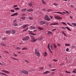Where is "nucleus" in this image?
Instances as JSON below:
<instances>
[{
  "label": "nucleus",
  "instance_id": "obj_47",
  "mask_svg": "<svg viewBox=\"0 0 76 76\" xmlns=\"http://www.w3.org/2000/svg\"><path fill=\"white\" fill-rule=\"evenodd\" d=\"M69 48H67L66 49V51H67V52L69 51Z\"/></svg>",
  "mask_w": 76,
  "mask_h": 76
},
{
  "label": "nucleus",
  "instance_id": "obj_49",
  "mask_svg": "<svg viewBox=\"0 0 76 76\" xmlns=\"http://www.w3.org/2000/svg\"><path fill=\"white\" fill-rule=\"evenodd\" d=\"M18 7V6L17 5H15L14 6V7L15 8V7Z\"/></svg>",
  "mask_w": 76,
  "mask_h": 76
},
{
  "label": "nucleus",
  "instance_id": "obj_22",
  "mask_svg": "<svg viewBox=\"0 0 76 76\" xmlns=\"http://www.w3.org/2000/svg\"><path fill=\"white\" fill-rule=\"evenodd\" d=\"M11 58H12V59H13V60H17V61H18V59L15 58H12V57H11Z\"/></svg>",
  "mask_w": 76,
  "mask_h": 76
},
{
  "label": "nucleus",
  "instance_id": "obj_63",
  "mask_svg": "<svg viewBox=\"0 0 76 76\" xmlns=\"http://www.w3.org/2000/svg\"><path fill=\"white\" fill-rule=\"evenodd\" d=\"M72 72H73L74 73H76V72L75 71H73Z\"/></svg>",
  "mask_w": 76,
  "mask_h": 76
},
{
  "label": "nucleus",
  "instance_id": "obj_30",
  "mask_svg": "<svg viewBox=\"0 0 76 76\" xmlns=\"http://www.w3.org/2000/svg\"><path fill=\"white\" fill-rule=\"evenodd\" d=\"M61 28L62 29H66V27H62Z\"/></svg>",
  "mask_w": 76,
  "mask_h": 76
},
{
  "label": "nucleus",
  "instance_id": "obj_40",
  "mask_svg": "<svg viewBox=\"0 0 76 76\" xmlns=\"http://www.w3.org/2000/svg\"><path fill=\"white\" fill-rule=\"evenodd\" d=\"M58 24V23H54V25H57Z\"/></svg>",
  "mask_w": 76,
  "mask_h": 76
},
{
  "label": "nucleus",
  "instance_id": "obj_41",
  "mask_svg": "<svg viewBox=\"0 0 76 76\" xmlns=\"http://www.w3.org/2000/svg\"><path fill=\"white\" fill-rule=\"evenodd\" d=\"M62 34H63L64 35L65 37H67V36L66 35V34H65V33L64 32H62Z\"/></svg>",
  "mask_w": 76,
  "mask_h": 76
},
{
  "label": "nucleus",
  "instance_id": "obj_4",
  "mask_svg": "<svg viewBox=\"0 0 76 76\" xmlns=\"http://www.w3.org/2000/svg\"><path fill=\"white\" fill-rule=\"evenodd\" d=\"M29 39H30V38H29V37L27 36L23 38V39H22V40L23 41H28V40Z\"/></svg>",
  "mask_w": 76,
  "mask_h": 76
},
{
  "label": "nucleus",
  "instance_id": "obj_51",
  "mask_svg": "<svg viewBox=\"0 0 76 76\" xmlns=\"http://www.w3.org/2000/svg\"><path fill=\"white\" fill-rule=\"evenodd\" d=\"M29 4V6H30L31 7L32 6V4H31V3H30Z\"/></svg>",
  "mask_w": 76,
  "mask_h": 76
},
{
  "label": "nucleus",
  "instance_id": "obj_55",
  "mask_svg": "<svg viewBox=\"0 0 76 76\" xmlns=\"http://www.w3.org/2000/svg\"><path fill=\"white\" fill-rule=\"evenodd\" d=\"M20 49V48L19 47H17V50H19Z\"/></svg>",
  "mask_w": 76,
  "mask_h": 76
},
{
  "label": "nucleus",
  "instance_id": "obj_8",
  "mask_svg": "<svg viewBox=\"0 0 76 76\" xmlns=\"http://www.w3.org/2000/svg\"><path fill=\"white\" fill-rule=\"evenodd\" d=\"M28 26V24L24 25L23 26V29H25V28H26Z\"/></svg>",
  "mask_w": 76,
  "mask_h": 76
},
{
  "label": "nucleus",
  "instance_id": "obj_18",
  "mask_svg": "<svg viewBox=\"0 0 76 76\" xmlns=\"http://www.w3.org/2000/svg\"><path fill=\"white\" fill-rule=\"evenodd\" d=\"M26 10V8L23 9L21 10V12H25Z\"/></svg>",
  "mask_w": 76,
  "mask_h": 76
},
{
  "label": "nucleus",
  "instance_id": "obj_20",
  "mask_svg": "<svg viewBox=\"0 0 76 76\" xmlns=\"http://www.w3.org/2000/svg\"><path fill=\"white\" fill-rule=\"evenodd\" d=\"M27 12H32V11H33V10L31 9H29L27 10Z\"/></svg>",
  "mask_w": 76,
  "mask_h": 76
},
{
  "label": "nucleus",
  "instance_id": "obj_46",
  "mask_svg": "<svg viewBox=\"0 0 76 76\" xmlns=\"http://www.w3.org/2000/svg\"><path fill=\"white\" fill-rule=\"evenodd\" d=\"M61 23H63V24H64V25H67V24H66V23L64 22H61Z\"/></svg>",
  "mask_w": 76,
  "mask_h": 76
},
{
  "label": "nucleus",
  "instance_id": "obj_24",
  "mask_svg": "<svg viewBox=\"0 0 76 76\" xmlns=\"http://www.w3.org/2000/svg\"><path fill=\"white\" fill-rule=\"evenodd\" d=\"M12 34H15V33H16V32L14 30H12Z\"/></svg>",
  "mask_w": 76,
  "mask_h": 76
},
{
  "label": "nucleus",
  "instance_id": "obj_43",
  "mask_svg": "<svg viewBox=\"0 0 76 76\" xmlns=\"http://www.w3.org/2000/svg\"><path fill=\"white\" fill-rule=\"evenodd\" d=\"M51 11H53V10L52 9H50V10H49L48 11L47 10V12H50V11H51Z\"/></svg>",
  "mask_w": 76,
  "mask_h": 76
},
{
  "label": "nucleus",
  "instance_id": "obj_31",
  "mask_svg": "<svg viewBox=\"0 0 76 76\" xmlns=\"http://www.w3.org/2000/svg\"><path fill=\"white\" fill-rule=\"evenodd\" d=\"M72 24L73 25H74V26H76V23H72Z\"/></svg>",
  "mask_w": 76,
  "mask_h": 76
},
{
  "label": "nucleus",
  "instance_id": "obj_52",
  "mask_svg": "<svg viewBox=\"0 0 76 76\" xmlns=\"http://www.w3.org/2000/svg\"><path fill=\"white\" fill-rule=\"evenodd\" d=\"M49 67H51V64H49Z\"/></svg>",
  "mask_w": 76,
  "mask_h": 76
},
{
  "label": "nucleus",
  "instance_id": "obj_60",
  "mask_svg": "<svg viewBox=\"0 0 76 76\" xmlns=\"http://www.w3.org/2000/svg\"><path fill=\"white\" fill-rule=\"evenodd\" d=\"M55 70H56V69H53L51 70V71H55Z\"/></svg>",
  "mask_w": 76,
  "mask_h": 76
},
{
  "label": "nucleus",
  "instance_id": "obj_19",
  "mask_svg": "<svg viewBox=\"0 0 76 76\" xmlns=\"http://www.w3.org/2000/svg\"><path fill=\"white\" fill-rule=\"evenodd\" d=\"M1 46H6V45L5 44L3 43H1Z\"/></svg>",
  "mask_w": 76,
  "mask_h": 76
},
{
  "label": "nucleus",
  "instance_id": "obj_23",
  "mask_svg": "<svg viewBox=\"0 0 76 76\" xmlns=\"http://www.w3.org/2000/svg\"><path fill=\"white\" fill-rule=\"evenodd\" d=\"M44 54L45 57H46V56H47V53L46 52H45V53H44Z\"/></svg>",
  "mask_w": 76,
  "mask_h": 76
},
{
  "label": "nucleus",
  "instance_id": "obj_56",
  "mask_svg": "<svg viewBox=\"0 0 76 76\" xmlns=\"http://www.w3.org/2000/svg\"><path fill=\"white\" fill-rule=\"evenodd\" d=\"M31 34L32 35H36V34H34V33H31Z\"/></svg>",
  "mask_w": 76,
  "mask_h": 76
},
{
  "label": "nucleus",
  "instance_id": "obj_13",
  "mask_svg": "<svg viewBox=\"0 0 76 76\" xmlns=\"http://www.w3.org/2000/svg\"><path fill=\"white\" fill-rule=\"evenodd\" d=\"M50 71H47L44 72H43V74H48V73H50Z\"/></svg>",
  "mask_w": 76,
  "mask_h": 76
},
{
  "label": "nucleus",
  "instance_id": "obj_11",
  "mask_svg": "<svg viewBox=\"0 0 76 76\" xmlns=\"http://www.w3.org/2000/svg\"><path fill=\"white\" fill-rule=\"evenodd\" d=\"M54 13H58L59 14H60L61 15H64V14L61 13V12H54Z\"/></svg>",
  "mask_w": 76,
  "mask_h": 76
},
{
  "label": "nucleus",
  "instance_id": "obj_7",
  "mask_svg": "<svg viewBox=\"0 0 76 76\" xmlns=\"http://www.w3.org/2000/svg\"><path fill=\"white\" fill-rule=\"evenodd\" d=\"M50 43H49L48 45V49L50 50V53H53V52L51 51V49H50Z\"/></svg>",
  "mask_w": 76,
  "mask_h": 76
},
{
  "label": "nucleus",
  "instance_id": "obj_61",
  "mask_svg": "<svg viewBox=\"0 0 76 76\" xmlns=\"http://www.w3.org/2000/svg\"><path fill=\"white\" fill-rule=\"evenodd\" d=\"M72 47L73 48H75V46L72 45Z\"/></svg>",
  "mask_w": 76,
  "mask_h": 76
},
{
  "label": "nucleus",
  "instance_id": "obj_2",
  "mask_svg": "<svg viewBox=\"0 0 76 76\" xmlns=\"http://www.w3.org/2000/svg\"><path fill=\"white\" fill-rule=\"evenodd\" d=\"M54 18H55L56 19H58V20H61L62 19V18L58 16L55 15L54 16Z\"/></svg>",
  "mask_w": 76,
  "mask_h": 76
},
{
  "label": "nucleus",
  "instance_id": "obj_3",
  "mask_svg": "<svg viewBox=\"0 0 76 76\" xmlns=\"http://www.w3.org/2000/svg\"><path fill=\"white\" fill-rule=\"evenodd\" d=\"M38 41V40L36 39H35V37H32L31 38V42H35V41Z\"/></svg>",
  "mask_w": 76,
  "mask_h": 76
},
{
  "label": "nucleus",
  "instance_id": "obj_62",
  "mask_svg": "<svg viewBox=\"0 0 76 76\" xmlns=\"http://www.w3.org/2000/svg\"><path fill=\"white\" fill-rule=\"evenodd\" d=\"M56 29H53L52 30V31L53 32V31H56Z\"/></svg>",
  "mask_w": 76,
  "mask_h": 76
},
{
  "label": "nucleus",
  "instance_id": "obj_9",
  "mask_svg": "<svg viewBox=\"0 0 76 76\" xmlns=\"http://www.w3.org/2000/svg\"><path fill=\"white\" fill-rule=\"evenodd\" d=\"M31 29H35L36 28L34 26H31L30 27Z\"/></svg>",
  "mask_w": 76,
  "mask_h": 76
},
{
  "label": "nucleus",
  "instance_id": "obj_32",
  "mask_svg": "<svg viewBox=\"0 0 76 76\" xmlns=\"http://www.w3.org/2000/svg\"><path fill=\"white\" fill-rule=\"evenodd\" d=\"M28 18L29 19H30V20H33V18L31 17H29Z\"/></svg>",
  "mask_w": 76,
  "mask_h": 76
},
{
  "label": "nucleus",
  "instance_id": "obj_38",
  "mask_svg": "<svg viewBox=\"0 0 76 76\" xmlns=\"http://www.w3.org/2000/svg\"><path fill=\"white\" fill-rule=\"evenodd\" d=\"M17 22V20L15 19L13 20V23H15Z\"/></svg>",
  "mask_w": 76,
  "mask_h": 76
},
{
  "label": "nucleus",
  "instance_id": "obj_64",
  "mask_svg": "<svg viewBox=\"0 0 76 76\" xmlns=\"http://www.w3.org/2000/svg\"><path fill=\"white\" fill-rule=\"evenodd\" d=\"M54 5L55 6H57V4H56V3H54Z\"/></svg>",
  "mask_w": 76,
  "mask_h": 76
},
{
  "label": "nucleus",
  "instance_id": "obj_14",
  "mask_svg": "<svg viewBox=\"0 0 76 76\" xmlns=\"http://www.w3.org/2000/svg\"><path fill=\"white\" fill-rule=\"evenodd\" d=\"M38 29H39V30H43L44 29V28L42 27H38Z\"/></svg>",
  "mask_w": 76,
  "mask_h": 76
},
{
  "label": "nucleus",
  "instance_id": "obj_57",
  "mask_svg": "<svg viewBox=\"0 0 76 76\" xmlns=\"http://www.w3.org/2000/svg\"><path fill=\"white\" fill-rule=\"evenodd\" d=\"M42 10H43V11H45L46 10V9H42Z\"/></svg>",
  "mask_w": 76,
  "mask_h": 76
},
{
  "label": "nucleus",
  "instance_id": "obj_58",
  "mask_svg": "<svg viewBox=\"0 0 76 76\" xmlns=\"http://www.w3.org/2000/svg\"><path fill=\"white\" fill-rule=\"evenodd\" d=\"M66 73H70V72L67 71H66Z\"/></svg>",
  "mask_w": 76,
  "mask_h": 76
},
{
  "label": "nucleus",
  "instance_id": "obj_28",
  "mask_svg": "<svg viewBox=\"0 0 76 76\" xmlns=\"http://www.w3.org/2000/svg\"><path fill=\"white\" fill-rule=\"evenodd\" d=\"M14 9L16 10H19V7L15 8H14Z\"/></svg>",
  "mask_w": 76,
  "mask_h": 76
},
{
  "label": "nucleus",
  "instance_id": "obj_42",
  "mask_svg": "<svg viewBox=\"0 0 76 76\" xmlns=\"http://www.w3.org/2000/svg\"><path fill=\"white\" fill-rule=\"evenodd\" d=\"M39 68L41 70H43L44 69V68H43V67H40Z\"/></svg>",
  "mask_w": 76,
  "mask_h": 76
},
{
  "label": "nucleus",
  "instance_id": "obj_25",
  "mask_svg": "<svg viewBox=\"0 0 76 76\" xmlns=\"http://www.w3.org/2000/svg\"><path fill=\"white\" fill-rule=\"evenodd\" d=\"M18 24L17 23H14L13 24V26H18Z\"/></svg>",
  "mask_w": 76,
  "mask_h": 76
},
{
  "label": "nucleus",
  "instance_id": "obj_17",
  "mask_svg": "<svg viewBox=\"0 0 76 76\" xmlns=\"http://www.w3.org/2000/svg\"><path fill=\"white\" fill-rule=\"evenodd\" d=\"M5 75V76H7V75H6L4 73L0 72V75Z\"/></svg>",
  "mask_w": 76,
  "mask_h": 76
},
{
  "label": "nucleus",
  "instance_id": "obj_39",
  "mask_svg": "<svg viewBox=\"0 0 76 76\" xmlns=\"http://www.w3.org/2000/svg\"><path fill=\"white\" fill-rule=\"evenodd\" d=\"M22 19L23 20H25V17L24 16H22Z\"/></svg>",
  "mask_w": 76,
  "mask_h": 76
},
{
  "label": "nucleus",
  "instance_id": "obj_26",
  "mask_svg": "<svg viewBox=\"0 0 76 76\" xmlns=\"http://www.w3.org/2000/svg\"><path fill=\"white\" fill-rule=\"evenodd\" d=\"M28 29V28H27L25 29H24V30L23 31V32H26V31H27Z\"/></svg>",
  "mask_w": 76,
  "mask_h": 76
},
{
  "label": "nucleus",
  "instance_id": "obj_59",
  "mask_svg": "<svg viewBox=\"0 0 76 76\" xmlns=\"http://www.w3.org/2000/svg\"><path fill=\"white\" fill-rule=\"evenodd\" d=\"M65 12H66V13H69V12L66 10H65L64 11Z\"/></svg>",
  "mask_w": 76,
  "mask_h": 76
},
{
  "label": "nucleus",
  "instance_id": "obj_10",
  "mask_svg": "<svg viewBox=\"0 0 76 76\" xmlns=\"http://www.w3.org/2000/svg\"><path fill=\"white\" fill-rule=\"evenodd\" d=\"M45 23V22L44 21H41L40 22V24L41 25H44Z\"/></svg>",
  "mask_w": 76,
  "mask_h": 76
},
{
  "label": "nucleus",
  "instance_id": "obj_53",
  "mask_svg": "<svg viewBox=\"0 0 76 76\" xmlns=\"http://www.w3.org/2000/svg\"><path fill=\"white\" fill-rule=\"evenodd\" d=\"M71 7H74L75 6H73V5H71Z\"/></svg>",
  "mask_w": 76,
  "mask_h": 76
},
{
  "label": "nucleus",
  "instance_id": "obj_12",
  "mask_svg": "<svg viewBox=\"0 0 76 76\" xmlns=\"http://www.w3.org/2000/svg\"><path fill=\"white\" fill-rule=\"evenodd\" d=\"M18 13H15L11 15V16H16V15H18Z\"/></svg>",
  "mask_w": 76,
  "mask_h": 76
},
{
  "label": "nucleus",
  "instance_id": "obj_6",
  "mask_svg": "<svg viewBox=\"0 0 76 76\" xmlns=\"http://www.w3.org/2000/svg\"><path fill=\"white\" fill-rule=\"evenodd\" d=\"M22 72L25 75H28V73H29V72H28V71L26 70H23L22 71Z\"/></svg>",
  "mask_w": 76,
  "mask_h": 76
},
{
  "label": "nucleus",
  "instance_id": "obj_48",
  "mask_svg": "<svg viewBox=\"0 0 76 76\" xmlns=\"http://www.w3.org/2000/svg\"><path fill=\"white\" fill-rule=\"evenodd\" d=\"M50 25H54V23H52L50 24Z\"/></svg>",
  "mask_w": 76,
  "mask_h": 76
},
{
  "label": "nucleus",
  "instance_id": "obj_44",
  "mask_svg": "<svg viewBox=\"0 0 76 76\" xmlns=\"http://www.w3.org/2000/svg\"><path fill=\"white\" fill-rule=\"evenodd\" d=\"M53 61H58V60L55 59H53Z\"/></svg>",
  "mask_w": 76,
  "mask_h": 76
},
{
  "label": "nucleus",
  "instance_id": "obj_27",
  "mask_svg": "<svg viewBox=\"0 0 76 76\" xmlns=\"http://www.w3.org/2000/svg\"><path fill=\"white\" fill-rule=\"evenodd\" d=\"M66 29H67L68 30V31H71V29H70L69 27H66Z\"/></svg>",
  "mask_w": 76,
  "mask_h": 76
},
{
  "label": "nucleus",
  "instance_id": "obj_45",
  "mask_svg": "<svg viewBox=\"0 0 76 76\" xmlns=\"http://www.w3.org/2000/svg\"><path fill=\"white\" fill-rule=\"evenodd\" d=\"M25 61H26V62L27 63H29V61H27L26 60H25Z\"/></svg>",
  "mask_w": 76,
  "mask_h": 76
},
{
  "label": "nucleus",
  "instance_id": "obj_16",
  "mask_svg": "<svg viewBox=\"0 0 76 76\" xmlns=\"http://www.w3.org/2000/svg\"><path fill=\"white\" fill-rule=\"evenodd\" d=\"M42 4L45 5V4H46V2H45V1L44 0H42Z\"/></svg>",
  "mask_w": 76,
  "mask_h": 76
},
{
  "label": "nucleus",
  "instance_id": "obj_37",
  "mask_svg": "<svg viewBox=\"0 0 76 76\" xmlns=\"http://www.w3.org/2000/svg\"><path fill=\"white\" fill-rule=\"evenodd\" d=\"M5 73H7V74H9V73H10L9 72H8L7 71H5Z\"/></svg>",
  "mask_w": 76,
  "mask_h": 76
},
{
  "label": "nucleus",
  "instance_id": "obj_33",
  "mask_svg": "<svg viewBox=\"0 0 76 76\" xmlns=\"http://www.w3.org/2000/svg\"><path fill=\"white\" fill-rule=\"evenodd\" d=\"M7 39V37H4L2 39H3V40H4H4H6Z\"/></svg>",
  "mask_w": 76,
  "mask_h": 76
},
{
  "label": "nucleus",
  "instance_id": "obj_36",
  "mask_svg": "<svg viewBox=\"0 0 76 76\" xmlns=\"http://www.w3.org/2000/svg\"><path fill=\"white\" fill-rule=\"evenodd\" d=\"M27 48H24L22 49V50H27Z\"/></svg>",
  "mask_w": 76,
  "mask_h": 76
},
{
  "label": "nucleus",
  "instance_id": "obj_35",
  "mask_svg": "<svg viewBox=\"0 0 76 76\" xmlns=\"http://www.w3.org/2000/svg\"><path fill=\"white\" fill-rule=\"evenodd\" d=\"M10 12H12V13H14L15 12V10H10Z\"/></svg>",
  "mask_w": 76,
  "mask_h": 76
},
{
  "label": "nucleus",
  "instance_id": "obj_15",
  "mask_svg": "<svg viewBox=\"0 0 76 76\" xmlns=\"http://www.w3.org/2000/svg\"><path fill=\"white\" fill-rule=\"evenodd\" d=\"M6 34H10V31H9V30L7 31H6Z\"/></svg>",
  "mask_w": 76,
  "mask_h": 76
},
{
  "label": "nucleus",
  "instance_id": "obj_1",
  "mask_svg": "<svg viewBox=\"0 0 76 76\" xmlns=\"http://www.w3.org/2000/svg\"><path fill=\"white\" fill-rule=\"evenodd\" d=\"M34 53L36 55V56H37L38 57H40V53H39V52L37 49H35V52Z\"/></svg>",
  "mask_w": 76,
  "mask_h": 76
},
{
  "label": "nucleus",
  "instance_id": "obj_34",
  "mask_svg": "<svg viewBox=\"0 0 76 76\" xmlns=\"http://www.w3.org/2000/svg\"><path fill=\"white\" fill-rule=\"evenodd\" d=\"M50 48L51 49V50H54V48H53V45H50Z\"/></svg>",
  "mask_w": 76,
  "mask_h": 76
},
{
  "label": "nucleus",
  "instance_id": "obj_21",
  "mask_svg": "<svg viewBox=\"0 0 76 76\" xmlns=\"http://www.w3.org/2000/svg\"><path fill=\"white\" fill-rule=\"evenodd\" d=\"M48 34H50V35H52L53 34V33H52V32L50 31H49L48 32Z\"/></svg>",
  "mask_w": 76,
  "mask_h": 76
},
{
  "label": "nucleus",
  "instance_id": "obj_50",
  "mask_svg": "<svg viewBox=\"0 0 76 76\" xmlns=\"http://www.w3.org/2000/svg\"><path fill=\"white\" fill-rule=\"evenodd\" d=\"M67 24H68V25H69V26H73L70 25V23H67Z\"/></svg>",
  "mask_w": 76,
  "mask_h": 76
},
{
  "label": "nucleus",
  "instance_id": "obj_5",
  "mask_svg": "<svg viewBox=\"0 0 76 76\" xmlns=\"http://www.w3.org/2000/svg\"><path fill=\"white\" fill-rule=\"evenodd\" d=\"M45 18L46 20H47L48 21H50L51 19H50V18L48 15H46L45 17Z\"/></svg>",
  "mask_w": 76,
  "mask_h": 76
},
{
  "label": "nucleus",
  "instance_id": "obj_29",
  "mask_svg": "<svg viewBox=\"0 0 76 76\" xmlns=\"http://www.w3.org/2000/svg\"><path fill=\"white\" fill-rule=\"evenodd\" d=\"M53 46L54 48H57V46H56V44H53Z\"/></svg>",
  "mask_w": 76,
  "mask_h": 76
},
{
  "label": "nucleus",
  "instance_id": "obj_54",
  "mask_svg": "<svg viewBox=\"0 0 76 76\" xmlns=\"http://www.w3.org/2000/svg\"><path fill=\"white\" fill-rule=\"evenodd\" d=\"M65 45L66 46H70V44H65Z\"/></svg>",
  "mask_w": 76,
  "mask_h": 76
}]
</instances>
